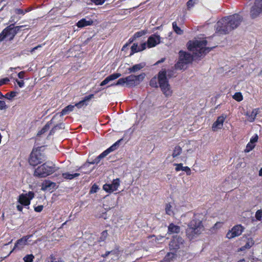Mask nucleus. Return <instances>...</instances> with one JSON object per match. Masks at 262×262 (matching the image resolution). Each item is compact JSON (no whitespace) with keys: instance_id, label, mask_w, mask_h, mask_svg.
<instances>
[{"instance_id":"nucleus-1","label":"nucleus","mask_w":262,"mask_h":262,"mask_svg":"<svg viewBox=\"0 0 262 262\" xmlns=\"http://www.w3.org/2000/svg\"><path fill=\"white\" fill-rule=\"evenodd\" d=\"M207 41L206 39L189 41L187 43L188 49L192 52L191 55L185 51L179 52V60L174 66L176 70H184L187 65L190 63L193 58L196 59L201 57L209 53L214 47H206Z\"/></svg>"},{"instance_id":"nucleus-2","label":"nucleus","mask_w":262,"mask_h":262,"mask_svg":"<svg viewBox=\"0 0 262 262\" xmlns=\"http://www.w3.org/2000/svg\"><path fill=\"white\" fill-rule=\"evenodd\" d=\"M242 20V17L239 14H234L223 18L217 22L215 26V33L219 35L228 34L236 28Z\"/></svg>"},{"instance_id":"nucleus-3","label":"nucleus","mask_w":262,"mask_h":262,"mask_svg":"<svg viewBox=\"0 0 262 262\" xmlns=\"http://www.w3.org/2000/svg\"><path fill=\"white\" fill-rule=\"evenodd\" d=\"M203 230V226L200 219H198L196 214L194 215V218L188 225L186 233L188 238L191 240L196 236L201 234Z\"/></svg>"},{"instance_id":"nucleus-4","label":"nucleus","mask_w":262,"mask_h":262,"mask_svg":"<svg viewBox=\"0 0 262 262\" xmlns=\"http://www.w3.org/2000/svg\"><path fill=\"white\" fill-rule=\"evenodd\" d=\"M58 168L51 162H47L35 169L34 176L38 178H45L58 170Z\"/></svg>"},{"instance_id":"nucleus-5","label":"nucleus","mask_w":262,"mask_h":262,"mask_svg":"<svg viewBox=\"0 0 262 262\" xmlns=\"http://www.w3.org/2000/svg\"><path fill=\"white\" fill-rule=\"evenodd\" d=\"M166 70H162L158 74V80L159 87L166 97L170 96L172 91L169 84Z\"/></svg>"},{"instance_id":"nucleus-6","label":"nucleus","mask_w":262,"mask_h":262,"mask_svg":"<svg viewBox=\"0 0 262 262\" xmlns=\"http://www.w3.org/2000/svg\"><path fill=\"white\" fill-rule=\"evenodd\" d=\"M40 147L36 149H33L31 152L29 159L31 165L34 166L45 161V156L40 152Z\"/></svg>"},{"instance_id":"nucleus-7","label":"nucleus","mask_w":262,"mask_h":262,"mask_svg":"<svg viewBox=\"0 0 262 262\" xmlns=\"http://www.w3.org/2000/svg\"><path fill=\"white\" fill-rule=\"evenodd\" d=\"M123 139H121L114 143L112 146H111L109 148L105 150L103 152H102L101 154H100L98 156H97L95 159H94L92 161L89 162V164H98L100 162V160L107 156L111 152L117 149L119 146L120 142L122 141Z\"/></svg>"},{"instance_id":"nucleus-8","label":"nucleus","mask_w":262,"mask_h":262,"mask_svg":"<svg viewBox=\"0 0 262 262\" xmlns=\"http://www.w3.org/2000/svg\"><path fill=\"white\" fill-rule=\"evenodd\" d=\"M25 26L24 25L14 26V24H11L3 30L6 38H9L10 40H12L20 29Z\"/></svg>"},{"instance_id":"nucleus-9","label":"nucleus","mask_w":262,"mask_h":262,"mask_svg":"<svg viewBox=\"0 0 262 262\" xmlns=\"http://www.w3.org/2000/svg\"><path fill=\"white\" fill-rule=\"evenodd\" d=\"M145 77V74L142 73L138 75H130L127 76V86L134 87L142 82Z\"/></svg>"},{"instance_id":"nucleus-10","label":"nucleus","mask_w":262,"mask_h":262,"mask_svg":"<svg viewBox=\"0 0 262 262\" xmlns=\"http://www.w3.org/2000/svg\"><path fill=\"white\" fill-rule=\"evenodd\" d=\"M34 197V193L32 191H29L26 193H22L18 196L17 201L21 205L25 207L29 206L31 203V200Z\"/></svg>"},{"instance_id":"nucleus-11","label":"nucleus","mask_w":262,"mask_h":262,"mask_svg":"<svg viewBox=\"0 0 262 262\" xmlns=\"http://www.w3.org/2000/svg\"><path fill=\"white\" fill-rule=\"evenodd\" d=\"M184 239L180 236H173L169 243V248L171 250H177L183 247Z\"/></svg>"},{"instance_id":"nucleus-12","label":"nucleus","mask_w":262,"mask_h":262,"mask_svg":"<svg viewBox=\"0 0 262 262\" xmlns=\"http://www.w3.org/2000/svg\"><path fill=\"white\" fill-rule=\"evenodd\" d=\"M261 13H262V0H255L254 5L251 9V16L252 18H254Z\"/></svg>"},{"instance_id":"nucleus-13","label":"nucleus","mask_w":262,"mask_h":262,"mask_svg":"<svg viewBox=\"0 0 262 262\" xmlns=\"http://www.w3.org/2000/svg\"><path fill=\"white\" fill-rule=\"evenodd\" d=\"M244 229V227L241 225L234 226L231 230L227 232L226 237L229 239H231L238 236L242 233Z\"/></svg>"},{"instance_id":"nucleus-14","label":"nucleus","mask_w":262,"mask_h":262,"mask_svg":"<svg viewBox=\"0 0 262 262\" xmlns=\"http://www.w3.org/2000/svg\"><path fill=\"white\" fill-rule=\"evenodd\" d=\"M32 236V235H28L23 236L22 238L18 239L14 245V248L10 252L12 253L15 250H21L24 247L27 245L28 241Z\"/></svg>"},{"instance_id":"nucleus-15","label":"nucleus","mask_w":262,"mask_h":262,"mask_svg":"<svg viewBox=\"0 0 262 262\" xmlns=\"http://www.w3.org/2000/svg\"><path fill=\"white\" fill-rule=\"evenodd\" d=\"M120 185V180L116 179L113 180L111 184H105L103 186V189L106 192L111 193L116 191Z\"/></svg>"},{"instance_id":"nucleus-16","label":"nucleus","mask_w":262,"mask_h":262,"mask_svg":"<svg viewBox=\"0 0 262 262\" xmlns=\"http://www.w3.org/2000/svg\"><path fill=\"white\" fill-rule=\"evenodd\" d=\"M160 36L157 34H154L150 36L147 41V45L148 48H151L155 47L160 42Z\"/></svg>"},{"instance_id":"nucleus-17","label":"nucleus","mask_w":262,"mask_h":262,"mask_svg":"<svg viewBox=\"0 0 262 262\" xmlns=\"http://www.w3.org/2000/svg\"><path fill=\"white\" fill-rule=\"evenodd\" d=\"M94 97L93 94H90L89 95L85 96L83 99L80 101L79 102L76 103L74 105L78 108L85 107L88 105V102L90 100Z\"/></svg>"},{"instance_id":"nucleus-18","label":"nucleus","mask_w":262,"mask_h":262,"mask_svg":"<svg viewBox=\"0 0 262 262\" xmlns=\"http://www.w3.org/2000/svg\"><path fill=\"white\" fill-rule=\"evenodd\" d=\"M226 118V116L222 115L217 117L216 120L213 123L212 128L213 130L217 128H221L223 126V123Z\"/></svg>"},{"instance_id":"nucleus-19","label":"nucleus","mask_w":262,"mask_h":262,"mask_svg":"<svg viewBox=\"0 0 262 262\" xmlns=\"http://www.w3.org/2000/svg\"><path fill=\"white\" fill-rule=\"evenodd\" d=\"M121 76L120 73H113L107 77H106L100 84V86H104L105 84H107L110 81H113L117 79Z\"/></svg>"},{"instance_id":"nucleus-20","label":"nucleus","mask_w":262,"mask_h":262,"mask_svg":"<svg viewBox=\"0 0 262 262\" xmlns=\"http://www.w3.org/2000/svg\"><path fill=\"white\" fill-rule=\"evenodd\" d=\"M93 23V21L90 19L89 18L88 20L86 18H82L81 19L79 20L77 23L76 26L79 28H82L84 27L91 26Z\"/></svg>"},{"instance_id":"nucleus-21","label":"nucleus","mask_w":262,"mask_h":262,"mask_svg":"<svg viewBox=\"0 0 262 262\" xmlns=\"http://www.w3.org/2000/svg\"><path fill=\"white\" fill-rule=\"evenodd\" d=\"M56 184L49 180L45 181L42 184V189L43 190H50L56 188Z\"/></svg>"},{"instance_id":"nucleus-22","label":"nucleus","mask_w":262,"mask_h":262,"mask_svg":"<svg viewBox=\"0 0 262 262\" xmlns=\"http://www.w3.org/2000/svg\"><path fill=\"white\" fill-rule=\"evenodd\" d=\"M145 65L146 64L145 62H141L138 64H136L133 67L128 69V73H136L143 69L145 66Z\"/></svg>"},{"instance_id":"nucleus-23","label":"nucleus","mask_w":262,"mask_h":262,"mask_svg":"<svg viewBox=\"0 0 262 262\" xmlns=\"http://www.w3.org/2000/svg\"><path fill=\"white\" fill-rule=\"evenodd\" d=\"M180 231V227L173 223H171L168 227V233L169 234L178 233Z\"/></svg>"},{"instance_id":"nucleus-24","label":"nucleus","mask_w":262,"mask_h":262,"mask_svg":"<svg viewBox=\"0 0 262 262\" xmlns=\"http://www.w3.org/2000/svg\"><path fill=\"white\" fill-rule=\"evenodd\" d=\"M175 165L176 166V170L177 171L182 170L185 171L187 174H190L191 170L188 166H183V164L182 163L176 164Z\"/></svg>"},{"instance_id":"nucleus-25","label":"nucleus","mask_w":262,"mask_h":262,"mask_svg":"<svg viewBox=\"0 0 262 262\" xmlns=\"http://www.w3.org/2000/svg\"><path fill=\"white\" fill-rule=\"evenodd\" d=\"M260 112L259 108H254L252 110L251 113H250V116H249V118H248V120L250 122H253L254 121L257 114Z\"/></svg>"},{"instance_id":"nucleus-26","label":"nucleus","mask_w":262,"mask_h":262,"mask_svg":"<svg viewBox=\"0 0 262 262\" xmlns=\"http://www.w3.org/2000/svg\"><path fill=\"white\" fill-rule=\"evenodd\" d=\"M79 176V173H71L69 172H64L62 174V176L64 179L69 180H72Z\"/></svg>"},{"instance_id":"nucleus-27","label":"nucleus","mask_w":262,"mask_h":262,"mask_svg":"<svg viewBox=\"0 0 262 262\" xmlns=\"http://www.w3.org/2000/svg\"><path fill=\"white\" fill-rule=\"evenodd\" d=\"M75 107V105H69L65 107L61 112L59 113L60 116L61 117L63 115H67L70 112L73 111L74 108Z\"/></svg>"},{"instance_id":"nucleus-28","label":"nucleus","mask_w":262,"mask_h":262,"mask_svg":"<svg viewBox=\"0 0 262 262\" xmlns=\"http://www.w3.org/2000/svg\"><path fill=\"white\" fill-rule=\"evenodd\" d=\"M56 117V115L54 116L52 119L49 122H48L45 125V126L40 130H39L38 133H37V135H41L42 134H43V133H45V132H46L47 131H48L49 130V129L50 128V125L52 124V121L54 119V118H55Z\"/></svg>"},{"instance_id":"nucleus-29","label":"nucleus","mask_w":262,"mask_h":262,"mask_svg":"<svg viewBox=\"0 0 262 262\" xmlns=\"http://www.w3.org/2000/svg\"><path fill=\"white\" fill-rule=\"evenodd\" d=\"M176 254L173 252L168 253L165 256L163 260L160 262H173Z\"/></svg>"},{"instance_id":"nucleus-30","label":"nucleus","mask_w":262,"mask_h":262,"mask_svg":"<svg viewBox=\"0 0 262 262\" xmlns=\"http://www.w3.org/2000/svg\"><path fill=\"white\" fill-rule=\"evenodd\" d=\"M182 153V148L178 145L176 146L173 151L172 156L173 158H178L179 156Z\"/></svg>"},{"instance_id":"nucleus-31","label":"nucleus","mask_w":262,"mask_h":262,"mask_svg":"<svg viewBox=\"0 0 262 262\" xmlns=\"http://www.w3.org/2000/svg\"><path fill=\"white\" fill-rule=\"evenodd\" d=\"M29 10H23L19 8H15L13 10V12L15 15H17L19 16L24 15L27 12H29Z\"/></svg>"},{"instance_id":"nucleus-32","label":"nucleus","mask_w":262,"mask_h":262,"mask_svg":"<svg viewBox=\"0 0 262 262\" xmlns=\"http://www.w3.org/2000/svg\"><path fill=\"white\" fill-rule=\"evenodd\" d=\"M125 84L127 85V77L119 79L116 83H113L111 86L123 85Z\"/></svg>"},{"instance_id":"nucleus-33","label":"nucleus","mask_w":262,"mask_h":262,"mask_svg":"<svg viewBox=\"0 0 262 262\" xmlns=\"http://www.w3.org/2000/svg\"><path fill=\"white\" fill-rule=\"evenodd\" d=\"M172 28L173 31L179 35H181L183 33V31L177 26V24L176 21L172 23Z\"/></svg>"},{"instance_id":"nucleus-34","label":"nucleus","mask_w":262,"mask_h":262,"mask_svg":"<svg viewBox=\"0 0 262 262\" xmlns=\"http://www.w3.org/2000/svg\"><path fill=\"white\" fill-rule=\"evenodd\" d=\"M166 213L169 215L172 216L174 214L173 211L172 210V206L170 204H167L165 207Z\"/></svg>"},{"instance_id":"nucleus-35","label":"nucleus","mask_w":262,"mask_h":262,"mask_svg":"<svg viewBox=\"0 0 262 262\" xmlns=\"http://www.w3.org/2000/svg\"><path fill=\"white\" fill-rule=\"evenodd\" d=\"M140 51H141V50L140 49V47L138 45V44L136 43H133V45H132V46L131 47L130 55H132V54H134L135 53H137V52H140Z\"/></svg>"},{"instance_id":"nucleus-36","label":"nucleus","mask_w":262,"mask_h":262,"mask_svg":"<svg viewBox=\"0 0 262 262\" xmlns=\"http://www.w3.org/2000/svg\"><path fill=\"white\" fill-rule=\"evenodd\" d=\"M233 98L236 101L240 102L243 100V96L241 92H236L233 95Z\"/></svg>"},{"instance_id":"nucleus-37","label":"nucleus","mask_w":262,"mask_h":262,"mask_svg":"<svg viewBox=\"0 0 262 262\" xmlns=\"http://www.w3.org/2000/svg\"><path fill=\"white\" fill-rule=\"evenodd\" d=\"M110 252H115L114 253H111L110 254L113 255V257L112 258L113 260H117L119 258V251L118 249H116L115 250L110 251Z\"/></svg>"},{"instance_id":"nucleus-38","label":"nucleus","mask_w":262,"mask_h":262,"mask_svg":"<svg viewBox=\"0 0 262 262\" xmlns=\"http://www.w3.org/2000/svg\"><path fill=\"white\" fill-rule=\"evenodd\" d=\"M149 85L153 88H158V83L157 82V79L156 77H154L151 79L149 81Z\"/></svg>"},{"instance_id":"nucleus-39","label":"nucleus","mask_w":262,"mask_h":262,"mask_svg":"<svg viewBox=\"0 0 262 262\" xmlns=\"http://www.w3.org/2000/svg\"><path fill=\"white\" fill-rule=\"evenodd\" d=\"M107 235L108 233L106 230L102 231L101 233V235L99 238L98 241L99 242H104L106 239Z\"/></svg>"},{"instance_id":"nucleus-40","label":"nucleus","mask_w":262,"mask_h":262,"mask_svg":"<svg viewBox=\"0 0 262 262\" xmlns=\"http://www.w3.org/2000/svg\"><path fill=\"white\" fill-rule=\"evenodd\" d=\"M17 94V92H14V91H12L10 93H7L5 95V98H7L9 100H11L12 98H14V97H15L16 96Z\"/></svg>"},{"instance_id":"nucleus-41","label":"nucleus","mask_w":262,"mask_h":262,"mask_svg":"<svg viewBox=\"0 0 262 262\" xmlns=\"http://www.w3.org/2000/svg\"><path fill=\"white\" fill-rule=\"evenodd\" d=\"M255 147V144L249 142L246 145V148L245 149V152H249L251 150H252L254 147Z\"/></svg>"},{"instance_id":"nucleus-42","label":"nucleus","mask_w":262,"mask_h":262,"mask_svg":"<svg viewBox=\"0 0 262 262\" xmlns=\"http://www.w3.org/2000/svg\"><path fill=\"white\" fill-rule=\"evenodd\" d=\"M34 258V256L33 254H28L23 258V259L25 262H32Z\"/></svg>"},{"instance_id":"nucleus-43","label":"nucleus","mask_w":262,"mask_h":262,"mask_svg":"<svg viewBox=\"0 0 262 262\" xmlns=\"http://www.w3.org/2000/svg\"><path fill=\"white\" fill-rule=\"evenodd\" d=\"M167 72V77L168 78H170L172 77L176 76V73L174 71V69H170L166 71Z\"/></svg>"},{"instance_id":"nucleus-44","label":"nucleus","mask_w":262,"mask_h":262,"mask_svg":"<svg viewBox=\"0 0 262 262\" xmlns=\"http://www.w3.org/2000/svg\"><path fill=\"white\" fill-rule=\"evenodd\" d=\"M255 217L258 221L262 220V210H258L255 213Z\"/></svg>"},{"instance_id":"nucleus-45","label":"nucleus","mask_w":262,"mask_h":262,"mask_svg":"<svg viewBox=\"0 0 262 262\" xmlns=\"http://www.w3.org/2000/svg\"><path fill=\"white\" fill-rule=\"evenodd\" d=\"M145 33H146V31H143V30L137 32L134 34V35L133 36L134 38H137L140 37L145 35Z\"/></svg>"},{"instance_id":"nucleus-46","label":"nucleus","mask_w":262,"mask_h":262,"mask_svg":"<svg viewBox=\"0 0 262 262\" xmlns=\"http://www.w3.org/2000/svg\"><path fill=\"white\" fill-rule=\"evenodd\" d=\"M21 18V16H18L17 18L15 17V16L14 15L11 17L10 18L9 21L12 24H14V25L17 22V21L19 19H20Z\"/></svg>"},{"instance_id":"nucleus-47","label":"nucleus","mask_w":262,"mask_h":262,"mask_svg":"<svg viewBox=\"0 0 262 262\" xmlns=\"http://www.w3.org/2000/svg\"><path fill=\"white\" fill-rule=\"evenodd\" d=\"M54 257L53 255H51L49 258L47 259L46 260V262H64L62 260H58L57 261L55 260L54 261Z\"/></svg>"},{"instance_id":"nucleus-48","label":"nucleus","mask_w":262,"mask_h":262,"mask_svg":"<svg viewBox=\"0 0 262 262\" xmlns=\"http://www.w3.org/2000/svg\"><path fill=\"white\" fill-rule=\"evenodd\" d=\"M258 139V137L257 134L254 135L252 137V138L250 139V142L253 144H255V143L257 141Z\"/></svg>"},{"instance_id":"nucleus-49","label":"nucleus","mask_w":262,"mask_h":262,"mask_svg":"<svg viewBox=\"0 0 262 262\" xmlns=\"http://www.w3.org/2000/svg\"><path fill=\"white\" fill-rule=\"evenodd\" d=\"M92 2L97 5H102L106 0H91Z\"/></svg>"},{"instance_id":"nucleus-50","label":"nucleus","mask_w":262,"mask_h":262,"mask_svg":"<svg viewBox=\"0 0 262 262\" xmlns=\"http://www.w3.org/2000/svg\"><path fill=\"white\" fill-rule=\"evenodd\" d=\"M7 108V105L4 101L0 100V110H3Z\"/></svg>"},{"instance_id":"nucleus-51","label":"nucleus","mask_w":262,"mask_h":262,"mask_svg":"<svg viewBox=\"0 0 262 262\" xmlns=\"http://www.w3.org/2000/svg\"><path fill=\"white\" fill-rule=\"evenodd\" d=\"M9 81V79L8 78H3L0 80V85H4Z\"/></svg>"},{"instance_id":"nucleus-52","label":"nucleus","mask_w":262,"mask_h":262,"mask_svg":"<svg viewBox=\"0 0 262 262\" xmlns=\"http://www.w3.org/2000/svg\"><path fill=\"white\" fill-rule=\"evenodd\" d=\"M98 189V187L97 185L94 184L90 190L91 193H95L97 191V189Z\"/></svg>"},{"instance_id":"nucleus-53","label":"nucleus","mask_w":262,"mask_h":262,"mask_svg":"<svg viewBox=\"0 0 262 262\" xmlns=\"http://www.w3.org/2000/svg\"><path fill=\"white\" fill-rule=\"evenodd\" d=\"M43 209L42 205H39L34 207V210L37 212H40Z\"/></svg>"},{"instance_id":"nucleus-54","label":"nucleus","mask_w":262,"mask_h":262,"mask_svg":"<svg viewBox=\"0 0 262 262\" xmlns=\"http://www.w3.org/2000/svg\"><path fill=\"white\" fill-rule=\"evenodd\" d=\"M16 82L20 88H23L24 86L25 83L24 80H18V79H16Z\"/></svg>"},{"instance_id":"nucleus-55","label":"nucleus","mask_w":262,"mask_h":262,"mask_svg":"<svg viewBox=\"0 0 262 262\" xmlns=\"http://www.w3.org/2000/svg\"><path fill=\"white\" fill-rule=\"evenodd\" d=\"M146 46H147V42H145L142 43L141 44V45L139 46L141 51L145 50L146 48Z\"/></svg>"},{"instance_id":"nucleus-56","label":"nucleus","mask_w":262,"mask_h":262,"mask_svg":"<svg viewBox=\"0 0 262 262\" xmlns=\"http://www.w3.org/2000/svg\"><path fill=\"white\" fill-rule=\"evenodd\" d=\"M5 38H6V37L4 34V31L3 30V31L0 33V42L4 40Z\"/></svg>"},{"instance_id":"nucleus-57","label":"nucleus","mask_w":262,"mask_h":262,"mask_svg":"<svg viewBox=\"0 0 262 262\" xmlns=\"http://www.w3.org/2000/svg\"><path fill=\"white\" fill-rule=\"evenodd\" d=\"M18 77L19 78L22 79L24 78L25 76V72L24 71H21L18 74Z\"/></svg>"},{"instance_id":"nucleus-58","label":"nucleus","mask_w":262,"mask_h":262,"mask_svg":"<svg viewBox=\"0 0 262 262\" xmlns=\"http://www.w3.org/2000/svg\"><path fill=\"white\" fill-rule=\"evenodd\" d=\"M64 128V124L62 123H60L59 124H57L55 126V128L57 129H62Z\"/></svg>"},{"instance_id":"nucleus-59","label":"nucleus","mask_w":262,"mask_h":262,"mask_svg":"<svg viewBox=\"0 0 262 262\" xmlns=\"http://www.w3.org/2000/svg\"><path fill=\"white\" fill-rule=\"evenodd\" d=\"M23 205H21L20 204L19 205H17V206H16L17 209L19 211H22L23 209Z\"/></svg>"},{"instance_id":"nucleus-60","label":"nucleus","mask_w":262,"mask_h":262,"mask_svg":"<svg viewBox=\"0 0 262 262\" xmlns=\"http://www.w3.org/2000/svg\"><path fill=\"white\" fill-rule=\"evenodd\" d=\"M115 252H110L107 251L104 254L102 255V256L104 258L106 257L108 255H110L111 253H114Z\"/></svg>"},{"instance_id":"nucleus-61","label":"nucleus","mask_w":262,"mask_h":262,"mask_svg":"<svg viewBox=\"0 0 262 262\" xmlns=\"http://www.w3.org/2000/svg\"><path fill=\"white\" fill-rule=\"evenodd\" d=\"M41 47V45L37 46H36V47H35L33 48L31 50V52H33L35 51L36 50H37L38 48H40V47Z\"/></svg>"},{"instance_id":"nucleus-62","label":"nucleus","mask_w":262,"mask_h":262,"mask_svg":"<svg viewBox=\"0 0 262 262\" xmlns=\"http://www.w3.org/2000/svg\"><path fill=\"white\" fill-rule=\"evenodd\" d=\"M253 244V243L252 242L251 243V244H250V243H248L246 244V245H245V247L246 248H250V247H251V246Z\"/></svg>"},{"instance_id":"nucleus-63","label":"nucleus","mask_w":262,"mask_h":262,"mask_svg":"<svg viewBox=\"0 0 262 262\" xmlns=\"http://www.w3.org/2000/svg\"><path fill=\"white\" fill-rule=\"evenodd\" d=\"M57 130L56 128H55V126L52 129V130L50 131V135H52L54 133V132H55V130Z\"/></svg>"},{"instance_id":"nucleus-64","label":"nucleus","mask_w":262,"mask_h":262,"mask_svg":"<svg viewBox=\"0 0 262 262\" xmlns=\"http://www.w3.org/2000/svg\"><path fill=\"white\" fill-rule=\"evenodd\" d=\"M259 176L262 177V167L260 169L259 171Z\"/></svg>"}]
</instances>
